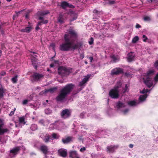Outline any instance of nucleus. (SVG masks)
Segmentation results:
<instances>
[{
	"label": "nucleus",
	"mask_w": 158,
	"mask_h": 158,
	"mask_svg": "<svg viewBox=\"0 0 158 158\" xmlns=\"http://www.w3.org/2000/svg\"><path fill=\"white\" fill-rule=\"evenodd\" d=\"M32 64L33 65V66H34L35 68V69H36L37 68V65H36V61H34L33 60H32Z\"/></svg>",
	"instance_id": "nucleus-37"
},
{
	"label": "nucleus",
	"mask_w": 158,
	"mask_h": 158,
	"mask_svg": "<svg viewBox=\"0 0 158 158\" xmlns=\"http://www.w3.org/2000/svg\"><path fill=\"white\" fill-rule=\"evenodd\" d=\"M135 54L133 52H131L128 54L127 60L129 62H131L135 59Z\"/></svg>",
	"instance_id": "nucleus-18"
},
{
	"label": "nucleus",
	"mask_w": 158,
	"mask_h": 158,
	"mask_svg": "<svg viewBox=\"0 0 158 158\" xmlns=\"http://www.w3.org/2000/svg\"><path fill=\"white\" fill-rule=\"evenodd\" d=\"M20 150L19 147H15L10 150V153L7 158H13L18 153Z\"/></svg>",
	"instance_id": "nucleus-8"
},
{
	"label": "nucleus",
	"mask_w": 158,
	"mask_h": 158,
	"mask_svg": "<svg viewBox=\"0 0 158 158\" xmlns=\"http://www.w3.org/2000/svg\"><path fill=\"white\" fill-rule=\"evenodd\" d=\"M69 153L70 158H80L79 156L75 151H71Z\"/></svg>",
	"instance_id": "nucleus-15"
},
{
	"label": "nucleus",
	"mask_w": 158,
	"mask_h": 158,
	"mask_svg": "<svg viewBox=\"0 0 158 158\" xmlns=\"http://www.w3.org/2000/svg\"><path fill=\"white\" fill-rule=\"evenodd\" d=\"M69 31V34H65L64 35L66 43L60 45V49L61 50L68 51L77 48V45L74 44L73 42L77 37V32L72 29H70Z\"/></svg>",
	"instance_id": "nucleus-1"
},
{
	"label": "nucleus",
	"mask_w": 158,
	"mask_h": 158,
	"mask_svg": "<svg viewBox=\"0 0 158 158\" xmlns=\"http://www.w3.org/2000/svg\"><path fill=\"white\" fill-rule=\"evenodd\" d=\"M148 1L149 2H152V0H149Z\"/></svg>",
	"instance_id": "nucleus-64"
},
{
	"label": "nucleus",
	"mask_w": 158,
	"mask_h": 158,
	"mask_svg": "<svg viewBox=\"0 0 158 158\" xmlns=\"http://www.w3.org/2000/svg\"><path fill=\"white\" fill-rule=\"evenodd\" d=\"M50 139L49 135L48 134H46L45 137L43 138V140L45 142H48Z\"/></svg>",
	"instance_id": "nucleus-30"
},
{
	"label": "nucleus",
	"mask_w": 158,
	"mask_h": 158,
	"mask_svg": "<svg viewBox=\"0 0 158 158\" xmlns=\"http://www.w3.org/2000/svg\"><path fill=\"white\" fill-rule=\"evenodd\" d=\"M85 147H83V148H81L80 149V151L81 152H83V151H85Z\"/></svg>",
	"instance_id": "nucleus-51"
},
{
	"label": "nucleus",
	"mask_w": 158,
	"mask_h": 158,
	"mask_svg": "<svg viewBox=\"0 0 158 158\" xmlns=\"http://www.w3.org/2000/svg\"><path fill=\"white\" fill-rule=\"evenodd\" d=\"M94 41L93 38L92 37L91 38L90 40L89 41V43L90 45L93 44Z\"/></svg>",
	"instance_id": "nucleus-42"
},
{
	"label": "nucleus",
	"mask_w": 158,
	"mask_h": 158,
	"mask_svg": "<svg viewBox=\"0 0 158 158\" xmlns=\"http://www.w3.org/2000/svg\"><path fill=\"white\" fill-rule=\"evenodd\" d=\"M123 72V70L119 68H116L113 69L111 72V74L112 75H117Z\"/></svg>",
	"instance_id": "nucleus-11"
},
{
	"label": "nucleus",
	"mask_w": 158,
	"mask_h": 158,
	"mask_svg": "<svg viewBox=\"0 0 158 158\" xmlns=\"http://www.w3.org/2000/svg\"><path fill=\"white\" fill-rule=\"evenodd\" d=\"M139 38L138 36H136L134 38L132 39V42L133 43H135L138 40Z\"/></svg>",
	"instance_id": "nucleus-35"
},
{
	"label": "nucleus",
	"mask_w": 158,
	"mask_h": 158,
	"mask_svg": "<svg viewBox=\"0 0 158 158\" xmlns=\"http://www.w3.org/2000/svg\"><path fill=\"white\" fill-rule=\"evenodd\" d=\"M81 57L82 59H83L84 58V56L83 55H81Z\"/></svg>",
	"instance_id": "nucleus-60"
},
{
	"label": "nucleus",
	"mask_w": 158,
	"mask_h": 158,
	"mask_svg": "<svg viewBox=\"0 0 158 158\" xmlns=\"http://www.w3.org/2000/svg\"><path fill=\"white\" fill-rule=\"evenodd\" d=\"M93 12L95 15L98 16H99V15H100L101 14H102L101 12L99 11L96 10H94Z\"/></svg>",
	"instance_id": "nucleus-33"
},
{
	"label": "nucleus",
	"mask_w": 158,
	"mask_h": 158,
	"mask_svg": "<svg viewBox=\"0 0 158 158\" xmlns=\"http://www.w3.org/2000/svg\"><path fill=\"white\" fill-rule=\"evenodd\" d=\"M41 25V22H38V23L36 27L35 28V29L36 30H38L40 29L39 26Z\"/></svg>",
	"instance_id": "nucleus-39"
},
{
	"label": "nucleus",
	"mask_w": 158,
	"mask_h": 158,
	"mask_svg": "<svg viewBox=\"0 0 158 158\" xmlns=\"http://www.w3.org/2000/svg\"><path fill=\"white\" fill-rule=\"evenodd\" d=\"M18 76L17 75L15 76L11 79V81L13 83H16L18 80L17 77Z\"/></svg>",
	"instance_id": "nucleus-31"
},
{
	"label": "nucleus",
	"mask_w": 158,
	"mask_h": 158,
	"mask_svg": "<svg viewBox=\"0 0 158 158\" xmlns=\"http://www.w3.org/2000/svg\"><path fill=\"white\" fill-rule=\"evenodd\" d=\"M143 40L144 42H146V40H147L148 38L147 37L144 35H143Z\"/></svg>",
	"instance_id": "nucleus-43"
},
{
	"label": "nucleus",
	"mask_w": 158,
	"mask_h": 158,
	"mask_svg": "<svg viewBox=\"0 0 158 158\" xmlns=\"http://www.w3.org/2000/svg\"><path fill=\"white\" fill-rule=\"evenodd\" d=\"M140 27V26L139 24H136V28H139V27Z\"/></svg>",
	"instance_id": "nucleus-55"
},
{
	"label": "nucleus",
	"mask_w": 158,
	"mask_h": 158,
	"mask_svg": "<svg viewBox=\"0 0 158 158\" xmlns=\"http://www.w3.org/2000/svg\"><path fill=\"white\" fill-rule=\"evenodd\" d=\"M49 13V12L48 10L44 11L41 12L40 13V15H44Z\"/></svg>",
	"instance_id": "nucleus-36"
},
{
	"label": "nucleus",
	"mask_w": 158,
	"mask_h": 158,
	"mask_svg": "<svg viewBox=\"0 0 158 158\" xmlns=\"http://www.w3.org/2000/svg\"><path fill=\"white\" fill-rule=\"evenodd\" d=\"M122 85L121 82L120 81H118L116 86L113 89L110 90L109 92V96L112 98H117L118 96V93L121 89L119 88H121L120 87Z\"/></svg>",
	"instance_id": "nucleus-4"
},
{
	"label": "nucleus",
	"mask_w": 158,
	"mask_h": 158,
	"mask_svg": "<svg viewBox=\"0 0 158 158\" xmlns=\"http://www.w3.org/2000/svg\"><path fill=\"white\" fill-rule=\"evenodd\" d=\"M64 124L62 122L59 123V122H56L55 123L50 124V129H58L59 130H61L64 128Z\"/></svg>",
	"instance_id": "nucleus-6"
},
{
	"label": "nucleus",
	"mask_w": 158,
	"mask_h": 158,
	"mask_svg": "<svg viewBox=\"0 0 158 158\" xmlns=\"http://www.w3.org/2000/svg\"><path fill=\"white\" fill-rule=\"evenodd\" d=\"M32 27L31 26L26 27L25 29H22L20 30L21 32H26L27 33H29L32 29Z\"/></svg>",
	"instance_id": "nucleus-20"
},
{
	"label": "nucleus",
	"mask_w": 158,
	"mask_h": 158,
	"mask_svg": "<svg viewBox=\"0 0 158 158\" xmlns=\"http://www.w3.org/2000/svg\"><path fill=\"white\" fill-rule=\"evenodd\" d=\"M26 18L27 19L28 18V16L27 15H26Z\"/></svg>",
	"instance_id": "nucleus-63"
},
{
	"label": "nucleus",
	"mask_w": 158,
	"mask_h": 158,
	"mask_svg": "<svg viewBox=\"0 0 158 158\" xmlns=\"http://www.w3.org/2000/svg\"><path fill=\"white\" fill-rule=\"evenodd\" d=\"M56 89L57 88H52L50 89H48L45 90L43 93L46 94V93L49 92H50L51 93H52L54 91H55Z\"/></svg>",
	"instance_id": "nucleus-28"
},
{
	"label": "nucleus",
	"mask_w": 158,
	"mask_h": 158,
	"mask_svg": "<svg viewBox=\"0 0 158 158\" xmlns=\"http://www.w3.org/2000/svg\"><path fill=\"white\" fill-rule=\"evenodd\" d=\"M139 103L137 100L131 101L128 102V104L132 106H134L137 105Z\"/></svg>",
	"instance_id": "nucleus-23"
},
{
	"label": "nucleus",
	"mask_w": 158,
	"mask_h": 158,
	"mask_svg": "<svg viewBox=\"0 0 158 158\" xmlns=\"http://www.w3.org/2000/svg\"><path fill=\"white\" fill-rule=\"evenodd\" d=\"M61 114L62 118H66L70 116L71 112L68 109H65L62 111Z\"/></svg>",
	"instance_id": "nucleus-10"
},
{
	"label": "nucleus",
	"mask_w": 158,
	"mask_h": 158,
	"mask_svg": "<svg viewBox=\"0 0 158 158\" xmlns=\"http://www.w3.org/2000/svg\"><path fill=\"white\" fill-rule=\"evenodd\" d=\"M41 22V23H45V24H46V23H48V21L47 20H44L43 21H42Z\"/></svg>",
	"instance_id": "nucleus-53"
},
{
	"label": "nucleus",
	"mask_w": 158,
	"mask_h": 158,
	"mask_svg": "<svg viewBox=\"0 0 158 158\" xmlns=\"http://www.w3.org/2000/svg\"><path fill=\"white\" fill-rule=\"evenodd\" d=\"M109 3L111 4H114L115 3V1H109Z\"/></svg>",
	"instance_id": "nucleus-48"
},
{
	"label": "nucleus",
	"mask_w": 158,
	"mask_h": 158,
	"mask_svg": "<svg viewBox=\"0 0 158 158\" xmlns=\"http://www.w3.org/2000/svg\"><path fill=\"white\" fill-rule=\"evenodd\" d=\"M54 66V64H50V67L51 68H52Z\"/></svg>",
	"instance_id": "nucleus-57"
},
{
	"label": "nucleus",
	"mask_w": 158,
	"mask_h": 158,
	"mask_svg": "<svg viewBox=\"0 0 158 158\" xmlns=\"http://www.w3.org/2000/svg\"><path fill=\"white\" fill-rule=\"evenodd\" d=\"M39 123L43 125L44 126L48 125L49 123V121L47 120H44L43 119L39 121Z\"/></svg>",
	"instance_id": "nucleus-26"
},
{
	"label": "nucleus",
	"mask_w": 158,
	"mask_h": 158,
	"mask_svg": "<svg viewBox=\"0 0 158 158\" xmlns=\"http://www.w3.org/2000/svg\"><path fill=\"white\" fill-rule=\"evenodd\" d=\"M60 6L64 9L68 7L71 8H73L74 7L73 6L72 4H70L65 1L61 2L60 4Z\"/></svg>",
	"instance_id": "nucleus-13"
},
{
	"label": "nucleus",
	"mask_w": 158,
	"mask_h": 158,
	"mask_svg": "<svg viewBox=\"0 0 158 158\" xmlns=\"http://www.w3.org/2000/svg\"><path fill=\"white\" fill-rule=\"evenodd\" d=\"M43 77V75L42 74H40L37 73H35L32 76V78L35 81H38Z\"/></svg>",
	"instance_id": "nucleus-14"
},
{
	"label": "nucleus",
	"mask_w": 158,
	"mask_h": 158,
	"mask_svg": "<svg viewBox=\"0 0 158 158\" xmlns=\"http://www.w3.org/2000/svg\"><path fill=\"white\" fill-rule=\"evenodd\" d=\"M39 144L38 143L34 145V147L37 149L40 150L45 154H47L49 152V149L48 147L45 145H43L39 148Z\"/></svg>",
	"instance_id": "nucleus-7"
},
{
	"label": "nucleus",
	"mask_w": 158,
	"mask_h": 158,
	"mask_svg": "<svg viewBox=\"0 0 158 158\" xmlns=\"http://www.w3.org/2000/svg\"><path fill=\"white\" fill-rule=\"evenodd\" d=\"M125 105L124 103L119 102L116 104V107L118 109H120L121 108L124 107Z\"/></svg>",
	"instance_id": "nucleus-27"
},
{
	"label": "nucleus",
	"mask_w": 158,
	"mask_h": 158,
	"mask_svg": "<svg viewBox=\"0 0 158 158\" xmlns=\"http://www.w3.org/2000/svg\"><path fill=\"white\" fill-rule=\"evenodd\" d=\"M50 47H52L53 50H54L55 45L53 44H51L50 45Z\"/></svg>",
	"instance_id": "nucleus-49"
},
{
	"label": "nucleus",
	"mask_w": 158,
	"mask_h": 158,
	"mask_svg": "<svg viewBox=\"0 0 158 158\" xmlns=\"http://www.w3.org/2000/svg\"><path fill=\"white\" fill-rule=\"evenodd\" d=\"M45 112L47 114H49L51 113V110L49 109H46L45 110Z\"/></svg>",
	"instance_id": "nucleus-38"
},
{
	"label": "nucleus",
	"mask_w": 158,
	"mask_h": 158,
	"mask_svg": "<svg viewBox=\"0 0 158 158\" xmlns=\"http://www.w3.org/2000/svg\"><path fill=\"white\" fill-rule=\"evenodd\" d=\"M149 90L148 89H144L142 91H140V93L144 94L140 96L139 99L141 102L144 101L147 97V93L149 92Z\"/></svg>",
	"instance_id": "nucleus-9"
},
{
	"label": "nucleus",
	"mask_w": 158,
	"mask_h": 158,
	"mask_svg": "<svg viewBox=\"0 0 158 158\" xmlns=\"http://www.w3.org/2000/svg\"><path fill=\"white\" fill-rule=\"evenodd\" d=\"M144 20L145 21H149L150 20V18L148 16H146L143 18Z\"/></svg>",
	"instance_id": "nucleus-41"
},
{
	"label": "nucleus",
	"mask_w": 158,
	"mask_h": 158,
	"mask_svg": "<svg viewBox=\"0 0 158 158\" xmlns=\"http://www.w3.org/2000/svg\"><path fill=\"white\" fill-rule=\"evenodd\" d=\"M73 85L72 84H69L66 85L60 91L58 96L56 97V99L57 101L63 100L73 89Z\"/></svg>",
	"instance_id": "nucleus-2"
},
{
	"label": "nucleus",
	"mask_w": 158,
	"mask_h": 158,
	"mask_svg": "<svg viewBox=\"0 0 158 158\" xmlns=\"http://www.w3.org/2000/svg\"><path fill=\"white\" fill-rule=\"evenodd\" d=\"M89 58V59L90 60V61L91 62H92V61L93 60V58L92 57H90Z\"/></svg>",
	"instance_id": "nucleus-56"
},
{
	"label": "nucleus",
	"mask_w": 158,
	"mask_h": 158,
	"mask_svg": "<svg viewBox=\"0 0 158 158\" xmlns=\"http://www.w3.org/2000/svg\"><path fill=\"white\" fill-rule=\"evenodd\" d=\"M154 82H157L158 81V73L156 75V76L154 77Z\"/></svg>",
	"instance_id": "nucleus-40"
},
{
	"label": "nucleus",
	"mask_w": 158,
	"mask_h": 158,
	"mask_svg": "<svg viewBox=\"0 0 158 158\" xmlns=\"http://www.w3.org/2000/svg\"><path fill=\"white\" fill-rule=\"evenodd\" d=\"M2 54V51L0 50V56Z\"/></svg>",
	"instance_id": "nucleus-62"
},
{
	"label": "nucleus",
	"mask_w": 158,
	"mask_h": 158,
	"mask_svg": "<svg viewBox=\"0 0 158 158\" xmlns=\"http://www.w3.org/2000/svg\"><path fill=\"white\" fill-rule=\"evenodd\" d=\"M118 147L117 146L114 145H111L110 146H108L107 147V150L110 153L114 152L115 150Z\"/></svg>",
	"instance_id": "nucleus-12"
},
{
	"label": "nucleus",
	"mask_w": 158,
	"mask_h": 158,
	"mask_svg": "<svg viewBox=\"0 0 158 158\" xmlns=\"http://www.w3.org/2000/svg\"><path fill=\"white\" fill-rule=\"evenodd\" d=\"M129 110L128 109H126L124 110L123 111V114H126L128 112Z\"/></svg>",
	"instance_id": "nucleus-46"
},
{
	"label": "nucleus",
	"mask_w": 158,
	"mask_h": 158,
	"mask_svg": "<svg viewBox=\"0 0 158 158\" xmlns=\"http://www.w3.org/2000/svg\"><path fill=\"white\" fill-rule=\"evenodd\" d=\"M69 13L71 17H73V18L70 20V22H72L76 19L77 16V14L75 13L74 11L72 10L70 11Z\"/></svg>",
	"instance_id": "nucleus-19"
},
{
	"label": "nucleus",
	"mask_w": 158,
	"mask_h": 158,
	"mask_svg": "<svg viewBox=\"0 0 158 158\" xmlns=\"http://www.w3.org/2000/svg\"><path fill=\"white\" fill-rule=\"evenodd\" d=\"M113 62H117L119 60V57L118 55H111L110 56Z\"/></svg>",
	"instance_id": "nucleus-24"
},
{
	"label": "nucleus",
	"mask_w": 158,
	"mask_h": 158,
	"mask_svg": "<svg viewBox=\"0 0 158 158\" xmlns=\"http://www.w3.org/2000/svg\"><path fill=\"white\" fill-rule=\"evenodd\" d=\"M64 15L60 14L57 19L58 22L60 23L64 22Z\"/></svg>",
	"instance_id": "nucleus-21"
},
{
	"label": "nucleus",
	"mask_w": 158,
	"mask_h": 158,
	"mask_svg": "<svg viewBox=\"0 0 158 158\" xmlns=\"http://www.w3.org/2000/svg\"><path fill=\"white\" fill-rule=\"evenodd\" d=\"M4 93V90L2 88H0V97H2L3 96Z\"/></svg>",
	"instance_id": "nucleus-34"
},
{
	"label": "nucleus",
	"mask_w": 158,
	"mask_h": 158,
	"mask_svg": "<svg viewBox=\"0 0 158 158\" xmlns=\"http://www.w3.org/2000/svg\"><path fill=\"white\" fill-rule=\"evenodd\" d=\"M58 152L59 155L63 157L66 156L67 153V150L64 149H59Z\"/></svg>",
	"instance_id": "nucleus-17"
},
{
	"label": "nucleus",
	"mask_w": 158,
	"mask_h": 158,
	"mask_svg": "<svg viewBox=\"0 0 158 158\" xmlns=\"http://www.w3.org/2000/svg\"><path fill=\"white\" fill-rule=\"evenodd\" d=\"M127 85L126 84L125 85V89H124L123 90V93H124L125 92H126V91L127 90Z\"/></svg>",
	"instance_id": "nucleus-50"
},
{
	"label": "nucleus",
	"mask_w": 158,
	"mask_h": 158,
	"mask_svg": "<svg viewBox=\"0 0 158 158\" xmlns=\"http://www.w3.org/2000/svg\"><path fill=\"white\" fill-rule=\"evenodd\" d=\"M25 120V117L24 116L19 118V124L20 125H24L26 123Z\"/></svg>",
	"instance_id": "nucleus-25"
},
{
	"label": "nucleus",
	"mask_w": 158,
	"mask_h": 158,
	"mask_svg": "<svg viewBox=\"0 0 158 158\" xmlns=\"http://www.w3.org/2000/svg\"><path fill=\"white\" fill-rule=\"evenodd\" d=\"M154 66L156 68L158 69V60H157L156 61L154 64Z\"/></svg>",
	"instance_id": "nucleus-45"
},
{
	"label": "nucleus",
	"mask_w": 158,
	"mask_h": 158,
	"mask_svg": "<svg viewBox=\"0 0 158 158\" xmlns=\"http://www.w3.org/2000/svg\"><path fill=\"white\" fill-rule=\"evenodd\" d=\"M0 74L1 75H4L6 74V73L4 71L0 73Z\"/></svg>",
	"instance_id": "nucleus-54"
},
{
	"label": "nucleus",
	"mask_w": 158,
	"mask_h": 158,
	"mask_svg": "<svg viewBox=\"0 0 158 158\" xmlns=\"http://www.w3.org/2000/svg\"><path fill=\"white\" fill-rule=\"evenodd\" d=\"M37 129V126L36 124H33L31 127V129L32 131H35Z\"/></svg>",
	"instance_id": "nucleus-32"
},
{
	"label": "nucleus",
	"mask_w": 158,
	"mask_h": 158,
	"mask_svg": "<svg viewBox=\"0 0 158 158\" xmlns=\"http://www.w3.org/2000/svg\"><path fill=\"white\" fill-rule=\"evenodd\" d=\"M15 110H16V109L15 108V110L14 111H11V112L9 114V115L11 116H12L14 114V111Z\"/></svg>",
	"instance_id": "nucleus-47"
},
{
	"label": "nucleus",
	"mask_w": 158,
	"mask_h": 158,
	"mask_svg": "<svg viewBox=\"0 0 158 158\" xmlns=\"http://www.w3.org/2000/svg\"><path fill=\"white\" fill-rule=\"evenodd\" d=\"M55 64H57L59 63V61H55Z\"/></svg>",
	"instance_id": "nucleus-59"
},
{
	"label": "nucleus",
	"mask_w": 158,
	"mask_h": 158,
	"mask_svg": "<svg viewBox=\"0 0 158 158\" xmlns=\"http://www.w3.org/2000/svg\"><path fill=\"white\" fill-rule=\"evenodd\" d=\"M72 71L71 69H67L63 66H60L58 69V72L59 74L63 76H67Z\"/></svg>",
	"instance_id": "nucleus-5"
},
{
	"label": "nucleus",
	"mask_w": 158,
	"mask_h": 158,
	"mask_svg": "<svg viewBox=\"0 0 158 158\" xmlns=\"http://www.w3.org/2000/svg\"><path fill=\"white\" fill-rule=\"evenodd\" d=\"M60 137L59 135L56 133H53L52 135V137L51 138V139L53 140L54 139H57Z\"/></svg>",
	"instance_id": "nucleus-29"
},
{
	"label": "nucleus",
	"mask_w": 158,
	"mask_h": 158,
	"mask_svg": "<svg viewBox=\"0 0 158 158\" xmlns=\"http://www.w3.org/2000/svg\"><path fill=\"white\" fill-rule=\"evenodd\" d=\"M91 76V75L89 74L87 75L83 79L82 81L80 82L79 83V86L80 87L83 86L84 84L89 79Z\"/></svg>",
	"instance_id": "nucleus-16"
},
{
	"label": "nucleus",
	"mask_w": 158,
	"mask_h": 158,
	"mask_svg": "<svg viewBox=\"0 0 158 158\" xmlns=\"http://www.w3.org/2000/svg\"><path fill=\"white\" fill-rule=\"evenodd\" d=\"M28 101L27 100L25 99L23 101L22 103L23 105H25L28 102Z\"/></svg>",
	"instance_id": "nucleus-44"
},
{
	"label": "nucleus",
	"mask_w": 158,
	"mask_h": 158,
	"mask_svg": "<svg viewBox=\"0 0 158 158\" xmlns=\"http://www.w3.org/2000/svg\"><path fill=\"white\" fill-rule=\"evenodd\" d=\"M85 114V113H82L80 114V117L81 118H84V115Z\"/></svg>",
	"instance_id": "nucleus-52"
},
{
	"label": "nucleus",
	"mask_w": 158,
	"mask_h": 158,
	"mask_svg": "<svg viewBox=\"0 0 158 158\" xmlns=\"http://www.w3.org/2000/svg\"><path fill=\"white\" fill-rule=\"evenodd\" d=\"M39 19L40 20H42V19H43V18H42V17H39Z\"/></svg>",
	"instance_id": "nucleus-61"
},
{
	"label": "nucleus",
	"mask_w": 158,
	"mask_h": 158,
	"mask_svg": "<svg viewBox=\"0 0 158 158\" xmlns=\"http://www.w3.org/2000/svg\"><path fill=\"white\" fill-rule=\"evenodd\" d=\"M130 148H132L133 147V145L132 144H130L129 146Z\"/></svg>",
	"instance_id": "nucleus-58"
},
{
	"label": "nucleus",
	"mask_w": 158,
	"mask_h": 158,
	"mask_svg": "<svg viewBox=\"0 0 158 158\" xmlns=\"http://www.w3.org/2000/svg\"><path fill=\"white\" fill-rule=\"evenodd\" d=\"M155 71L153 69H150L143 77L144 83L148 87L150 88L153 85L152 76L154 74Z\"/></svg>",
	"instance_id": "nucleus-3"
},
{
	"label": "nucleus",
	"mask_w": 158,
	"mask_h": 158,
	"mask_svg": "<svg viewBox=\"0 0 158 158\" xmlns=\"http://www.w3.org/2000/svg\"><path fill=\"white\" fill-rule=\"evenodd\" d=\"M72 140V138L70 137H68L66 138H63L62 141L63 143H68Z\"/></svg>",
	"instance_id": "nucleus-22"
}]
</instances>
